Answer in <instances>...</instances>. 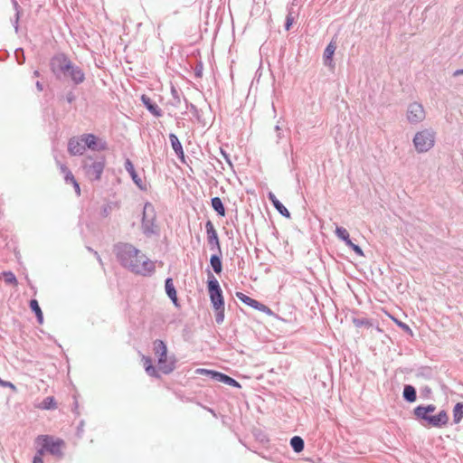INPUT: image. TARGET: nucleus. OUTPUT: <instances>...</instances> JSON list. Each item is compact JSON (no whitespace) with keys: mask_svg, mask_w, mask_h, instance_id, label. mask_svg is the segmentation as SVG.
I'll list each match as a JSON object with an SVG mask.
<instances>
[{"mask_svg":"<svg viewBox=\"0 0 463 463\" xmlns=\"http://www.w3.org/2000/svg\"><path fill=\"white\" fill-rule=\"evenodd\" d=\"M122 264L131 271L147 275L154 269V263L131 245H125L119 251Z\"/></svg>","mask_w":463,"mask_h":463,"instance_id":"obj_1","label":"nucleus"},{"mask_svg":"<svg viewBox=\"0 0 463 463\" xmlns=\"http://www.w3.org/2000/svg\"><path fill=\"white\" fill-rule=\"evenodd\" d=\"M207 288L211 303L215 311V322L222 324L224 320V298L222 290L217 279L208 270L207 272Z\"/></svg>","mask_w":463,"mask_h":463,"instance_id":"obj_2","label":"nucleus"},{"mask_svg":"<svg viewBox=\"0 0 463 463\" xmlns=\"http://www.w3.org/2000/svg\"><path fill=\"white\" fill-rule=\"evenodd\" d=\"M51 68L54 73L68 74L76 84L81 83L85 77L83 71L64 55L58 54L52 59Z\"/></svg>","mask_w":463,"mask_h":463,"instance_id":"obj_3","label":"nucleus"},{"mask_svg":"<svg viewBox=\"0 0 463 463\" xmlns=\"http://www.w3.org/2000/svg\"><path fill=\"white\" fill-rule=\"evenodd\" d=\"M436 406L429 404L427 406L419 405L413 410L414 416L418 420H424L428 426L441 428L447 425L449 421L448 414L445 411H440L437 415H430L434 412Z\"/></svg>","mask_w":463,"mask_h":463,"instance_id":"obj_4","label":"nucleus"},{"mask_svg":"<svg viewBox=\"0 0 463 463\" xmlns=\"http://www.w3.org/2000/svg\"><path fill=\"white\" fill-rule=\"evenodd\" d=\"M435 144V132L431 129H423L415 134L413 145L418 153H425L430 150Z\"/></svg>","mask_w":463,"mask_h":463,"instance_id":"obj_5","label":"nucleus"},{"mask_svg":"<svg viewBox=\"0 0 463 463\" xmlns=\"http://www.w3.org/2000/svg\"><path fill=\"white\" fill-rule=\"evenodd\" d=\"M35 442L51 454L59 458L62 456L61 449L64 446L62 439L49 435H40L36 438Z\"/></svg>","mask_w":463,"mask_h":463,"instance_id":"obj_6","label":"nucleus"},{"mask_svg":"<svg viewBox=\"0 0 463 463\" xmlns=\"http://www.w3.org/2000/svg\"><path fill=\"white\" fill-rule=\"evenodd\" d=\"M105 167V158L101 157L94 160L92 157H87L84 161V169L86 175L90 180H99L101 177Z\"/></svg>","mask_w":463,"mask_h":463,"instance_id":"obj_7","label":"nucleus"},{"mask_svg":"<svg viewBox=\"0 0 463 463\" xmlns=\"http://www.w3.org/2000/svg\"><path fill=\"white\" fill-rule=\"evenodd\" d=\"M156 210L152 203H146L143 210L142 226L146 232H154L157 224L156 222Z\"/></svg>","mask_w":463,"mask_h":463,"instance_id":"obj_8","label":"nucleus"},{"mask_svg":"<svg viewBox=\"0 0 463 463\" xmlns=\"http://www.w3.org/2000/svg\"><path fill=\"white\" fill-rule=\"evenodd\" d=\"M154 352L156 356L158 358L157 368L158 371L168 373L171 372V368L166 367V346L161 340H156L154 342Z\"/></svg>","mask_w":463,"mask_h":463,"instance_id":"obj_9","label":"nucleus"},{"mask_svg":"<svg viewBox=\"0 0 463 463\" xmlns=\"http://www.w3.org/2000/svg\"><path fill=\"white\" fill-rule=\"evenodd\" d=\"M425 118V110L421 103L412 102L407 109V119L411 124L421 122Z\"/></svg>","mask_w":463,"mask_h":463,"instance_id":"obj_10","label":"nucleus"},{"mask_svg":"<svg viewBox=\"0 0 463 463\" xmlns=\"http://www.w3.org/2000/svg\"><path fill=\"white\" fill-rule=\"evenodd\" d=\"M205 230L207 234V242L210 246V249L212 250H215L216 252L222 251L217 232L210 220L205 223Z\"/></svg>","mask_w":463,"mask_h":463,"instance_id":"obj_11","label":"nucleus"},{"mask_svg":"<svg viewBox=\"0 0 463 463\" xmlns=\"http://www.w3.org/2000/svg\"><path fill=\"white\" fill-rule=\"evenodd\" d=\"M81 137L86 147L97 151L107 149L106 143L99 139L95 135L84 134Z\"/></svg>","mask_w":463,"mask_h":463,"instance_id":"obj_12","label":"nucleus"},{"mask_svg":"<svg viewBox=\"0 0 463 463\" xmlns=\"http://www.w3.org/2000/svg\"><path fill=\"white\" fill-rule=\"evenodd\" d=\"M68 150L72 156L82 155L86 150L82 137H74L71 138L68 144Z\"/></svg>","mask_w":463,"mask_h":463,"instance_id":"obj_13","label":"nucleus"},{"mask_svg":"<svg viewBox=\"0 0 463 463\" xmlns=\"http://www.w3.org/2000/svg\"><path fill=\"white\" fill-rule=\"evenodd\" d=\"M236 297L244 304L259 311H269V308L256 299L245 295L242 292H236Z\"/></svg>","mask_w":463,"mask_h":463,"instance_id":"obj_14","label":"nucleus"},{"mask_svg":"<svg viewBox=\"0 0 463 463\" xmlns=\"http://www.w3.org/2000/svg\"><path fill=\"white\" fill-rule=\"evenodd\" d=\"M269 199L272 203L274 208L284 217L289 218L290 213L284 206V204L273 194L272 193L269 194Z\"/></svg>","mask_w":463,"mask_h":463,"instance_id":"obj_15","label":"nucleus"},{"mask_svg":"<svg viewBox=\"0 0 463 463\" xmlns=\"http://www.w3.org/2000/svg\"><path fill=\"white\" fill-rule=\"evenodd\" d=\"M210 264L213 268V270L216 274H220L222 270V251L213 254L210 258Z\"/></svg>","mask_w":463,"mask_h":463,"instance_id":"obj_16","label":"nucleus"},{"mask_svg":"<svg viewBox=\"0 0 463 463\" xmlns=\"http://www.w3.org/2000/svg\"><path fill=\"white\" fill-rule=\"evenodd\" d=\"M61 169L65 174V181L67 183L72 184L75 188L76 194L80 195V188L72 173L65 165H61Z\"/></svg>","mask_w":463,"mask_h":463,"instance_id":"obj_17","label":"nucleus"},{"mask_svg":"<svg viewBox=\"0 0 463 463\" xmlns=\"http://www.w3.org/2000/svg\"><path fill=\"white\" fill-rule=\"evenodd\" d=\"M39 410H54L57 408V402L52 396L46 397L41 403L35 404Z\"/></svg>","mask_w":463,"mask_h":463,"instance_id":"obj_18","label":"nucleus"},{"mask_svg":"<svg viewBox=\"0 0 463 463\" xmlns=\"http://www.w3.org/2000/svg\"><path fill=\"white\" fill-rule=\"evenodd\" d=\"M335 45L333 43H330L324 51V62L327 66H331L333 63V55L335 51Z\"/></svg>","mask_w":463,"mask_h":463,"instance_id":"obj_19","label":"nucleus"},{"mask_svg":"<svg viewBox=\"0 0 463 463\" xmlns=\"http://www.w3.org/2000/svg\"><path fill=\"white\" fill-rule=\"evenodd\" d=\"M402 395L405 401L413 402L417 398L416 389L412 385L407 384L403 388Z\"/></svg>","mask_w":463,"mask_h":463,"instance_id":"obj_20","label":"nucleus"},{"mask_svg":"<svg viewBox=\"0 0 463 463\" xmlns=\"http://www.w3.org/2000/svg\"><path fill=\"white\" fill-rule=\"evenodd\" d=\"M211 205L213 209L220 215V216H225V207L222 203V201L220 197H213L211 200Z\"/></svg>","mask_w":463,"mask_h":463,"instance_id":"obj_21","label":"nucleus"},{"mask_svg":"<svg viewBox=\"0 0 463 463\" xmlns=\"http://www.w3.org/2000/svg\"><path fill=\"white\" fill-rule=\"evenodd\" d=\"M0 279H4V281L8 284L12 285L13 287L18 286V281L15 277V275L12 271H4L0 274Z\"/></svg>","mask_w":463,"mask_h":463,"instance_id":"obj_22","label":"nucleus"},{"mask_svg":"<svg viewBox=\"0 0 463 463\" xmlns=\"http://www.w3.org/2000/svg\"><path fill=\"white\" fill-rule=\"evenodd\" d=\"M290 446L295 452L299 453L304 449L305 443L301 437L294 436L290 439Z\"/></svg>","mask_w":463,"mask_h":463,"instance_id":"obj_23","label":"nucleus"},{"mask_svg":"<svg viewBox=\"0 0 463 463\" xmlns=\"http://www.w3.org/2000/svg\"><path fill=\"white\" fill-rule=\"evenodd\" d=\"M141 361L147 374L157 376L156 370L153 367L150 357L142 355Z\"/></svg>","mask_w":463,"mask_h":463,"instance_id":"obj_24","label":"nucleus"},{"mask_svg":"<svg viewBox=\"0 0 463 463\" xmlns=\"http://www.w3.org/2000/svg\"><path fill=\"white\" fill-rule=\"evenodd\" d=\"M30 307L35 313L38 323L42 325L43 323V314L38 301L36 299H32L30 301Z\"/></svg>","mask_w":463,"mask_h":463,"instance_id":"obj_25","label":"nucleus"},{"mask_svg":"<svg viewBox=\"0 0 463 463\" xmlns=\"http://www.w3.org/2000/svg\"><path fill=\"white\" fill-rule=\"evenodd\" d=\"M218 383H222L225 384H228L230 386L233 387H240V383L233 378L230 377L229 375L222 373L220 372L219 376L217 378Z\"/></svg>","mask_w":463,"mask_h":463,"instance_id":"obj_26","label":"nucleus"},{"mask_svg":"<svg viewBox=\"0 0 463 463\" xmlns=\"http://www.w3.org/2000/svg\"><path fill=\"white\" fill-rule=\"evenodd\" d=\"M195 373L199 374V375L207 376V377L211 378L213 382H216L220 372L213 371V370H208V369H204V368H197L195 370Z\"/></svg>","mask_w":463,"mask_h":463,"instance_id":"obj_27","label":"nucleus"},{"mask_svg":"<svg viewBox=\"0 0 463 463\" xmlns=\"http://www.w3.org/2000/svg\"><path fill=\"white\" fill-rule=\"evenodd\" d=\"M463 418V402H458L453 408V420L459 423Z\"/></svg>","mask_w":463,"mask_h":463,"instance_id":"obj_28","label":"nucleus"},{"mask_svg":"<svg viewBox=\"0 0 463 463\" xmlns=\"http://www.w3.org/2000/svg\"><path fill=\"white\" fill-rule=\"evenodd\" d=\"M175 156L180 159L181 163L184 165H188L186 161V157L184 156L183 146L178 140V138L175 137ZM189 159V157H187Z\"/></svg>","mask_w":463,"mask_h":463,"instance_id":"obj_29","label":"nucleus"},{"mask_svg":"<svg viewBox=\"0 0 463 463\" xmlns=\"http://www.w3.org/2000/svg\"><path fill=\"white\" fill-rule=\"evenodd\" d=\"M335 235L338 237V239L345 241V245L350 242V236L347 230L344 227L336 226L335 229Z\"/></svg>","mask_w":463,"mask_h":463,"instance_id":"obj_30","label":"nucleus"},{"mask_svg":"<svg viewBox=\"0 0 463 463\" xmlns=\"http://www.w3.org/2000/svg\"><path fill=\"white\" fill-rule=\"evenodd\" d=\"M141 99L143 101V103L145 104V106L147 108V109L154 115L156 116H158L159 115V112L157 110V108L156 106H155L152 102H151V99L146 96V95H142L141 97Z\"/></svg>","mask_w":463,"mask_h":463,"instance_id":"obj_31","label":"nucleus"},{"mask_svg":"<svg viewBox=\"0 0 463 463\" xmlns=\"http://www.w3.org/2000/svg\"><path fill=\"white\" fill-rule=\"evenodd\" d=\"M353 324L356 326V327H363V326H365V327H371L373 326V322L371 319H368V318H365V317H354L353 318Z\"/></svg>","mask_w":463,"mask_h":463,"instance_id":"obj_32","label":"nucleus"},{"mask_svg":"<svg viewBox=\"0 0 463 463\" xmlns=\"http://www.w3.org/2000/svg\"><path fill=\"white\" fill-rule=\"evenodd\" d=\"M165 290L169 298L174 301V288L172 279H167L165 281Z\"/></svg>","mask_w":463,"mask_h":463,"instance_id":"obj_33","label":"nucleus"},{"mask_svg":"<svg viewBox=\"0 0 463 463\" xmlns=\"http://www.w3.org/2000/svg\"><path fill=\"white\" fill-rule=\"evenodd\" d=\"M175 109L182 110L183 107H185L186 109L188 108L185 99H183V100H182V99L175 94Z\"/></svg>","mask_w":463,"mask_h":463,"instance_id":"obj_34","label":"nucleus"},{"mask_svg":"<svg viewBox=\"0 0 463 463\" xmlns=\"http://www.w3.org/2000/svg\"><path fill=\"white\" fill-rule=\"evenodd\" d=\"M346 246H348L349 248H351V249H352V250H354L357 255H359V256H364V251H363V250L361 249V247H360V246H358V245H356V244H354V243H353V241H350V242H348V243L346 244Z\"/></svg>","mask_w":463,"mask_h":463,"instance_id":"obj_35","label":"nucleus"},{"mask_svg":"<svg viewBox=\"0 0 463 463\" xmlns=\"http://www.w3.org/2000/svg\"><path fill=\"white\" fill-rule=\"evenodd\" d=\"M125 168L128 172L129 175H132L136 173V170L134 168V165L132 162L129 159H127L125 162Z\"/></svg>","mask_w":463,"mask_h":463,"instance_id":"obj_36","label":"nucleus"},{"mask_svg":"<svg viewBox=\"0 0 463 463\" xmlns=\"http://www.w3.org/2000/svg\"><path fill=\"white\" fill-rule=\"evenodd\" d=\"M0 386H2V387H8L13 392H16L17 391L16 386L14 383H12L11 382L3 381L2 379H0Z\"/></svg>","mask_w":463,"mask_h":463,"instance_id":"obj_37","label":"nucleus"},{"mask_svg":"<svg viewBox=\"0 0 463 463\" xmlns=\"http://www.w3.org/2000/svg\"><path fill=\"white\" fill-rule=\"evenodd\" d=\"M131 175V177H132L133 181L135 182V184H136L139 188L143 189V188H144V186H143V182H142L141 178L137 175V173H134V174H132V175Z\"/></svg>","mask_w":463,"mask_h":463,"instance_id":"obj_38","label":"nucleus"},{"mask_svg":"<svg viewBox=\"0 0 463 463\" xmlns=\"http://www.w3.org/2000/svg\"><path fill=\"white\" fill-rule=\"evenodd\" d=\"M293 22H294V18H293L292 14L290 13L288 14V15L286 17V22H285V29L287 31H288L290 29Z\"/></svg>","mask_w":463,"mask_h":463,"instance_id":"obj_39","label":"nucleus"},{"mask_svg":"<svg viewBox=\"0 0 463 463\" xmlns=\"http://www.w3.org/2000/svg\"><path fill=\"white\" fill-rule=\"evenodd\" d=\"M395 322L398 325V326L401 327L404 332L409 333L411 335L412 334L411 329L410 328V326L407 324L398 321V320H395Z\"/></svg>","mask_w":463,"mask_h":463,"instance_id":"obj_40","label":"nucleus"},{"mask_svg":"<svg viewBox=\"0 0 463 463\" xmlns=\"http://www.w3.org/2000/svg\"><path fill=\"white\" fill-rule=\"evenodd\" d=\"M194 74L196 77H202L203 75V64L200 62L194 69Z\"/></svg>","mask_w":463,"mask_h":463,"instance_id":"obj_41","label":"nucleus"},{"mask_svg":"<svg viewBox=\"0 0 463 463\" xmlns=\"http://www.w3.org/2000/svg\"><path fill=\"white\" fill-rule=\"evenodd\" d=\"M275 131L277 132V138H278L277 142L279 143V140L282 138L281 128L279 125H276Z\"/></svg>","mask_w":463,"mask_h":463,"instance_id":"obj_42","label":"nucleus"},{"mask_svg":"<svg viewBox=\"0 0 463 463\" xmlns=\"http://www.w3.org/2000/svg\"><path fill=\"white\" fill-rule=\"evenodd\" d=\"M221 154L222 155V156L224 157V159L226 160V162H227L229 165H232V162H231V159H230L229 154H228L226 151L222 150V149H221Z\"/></svg>","mask_w":463,"mask_h":463,"instance_id":"obj_43","label":"nucleus"},{"mask_svg":"<svg viewBox=\"0 0 463 463\" xmlns=\"http://www.w3.org/2000/svg\"><path fill=\"white\" fill-rule=\"evenodd\" d=\"M46 451V449H43V446H41V449L37 450V453L34 457H40V458H43L44 452Z\"/></svg>","mask_w":463,"mask_h":463,"instance_id":"obj_44","label":"nucleus"},{"mask_svg":"<svg viewBox=\"0 0 463 463\" xmlns=\"http://www.w3.org/2000/svg\"><path fill=\"white\" fill-rule=\"evenodd\" d=\"M460 75H463V69L456 70V71L453 72V76H454V77H458V76H460Z\"/></svg>","mask_w":463,"mask_h":463,"instance_id":"obj_45","label":"nucleus"},{"mask_svg":"<svg viewBox=\"0 0 463 463\" xmlns=\"http://www.w3.org/2000/svg\"><path fill=\"white\" fill-rule=\"evenodd\" d=\"M33 463H43V459L40 458V457H34Z\"/></svg>","mask_w":463,"mask_h":463,"instance_id":"obj_46","label":"nucleus"},{"mask_svg":"<svg viewBox=\"0 0 463 463\" xmlns=\"http://www.w3.org/2000/svg\"><path fill=\"white\" fill-rule=\"evenodd\" d=\"M169 139H170V141L172 143V146H174V134H170L169 135Z\"/></svg>","mask_w":463,"mask_h":463,"instance_id":"obj_47","label":"nucleus"},{"mask_svg":"<svg viewBox=\"0 0 463 463\" xmlns=\"http://www.w3.org/2000/svg\"><path fill=\"white\" fill-rule=\"evenodd\" d=\"M175 307H177L178 303H177V298L176 297H175Z\"/></svg>","mask_w":463,"mask_h":463,"instance_id":"obj_48","label":"nucleus"}]
</instances>
